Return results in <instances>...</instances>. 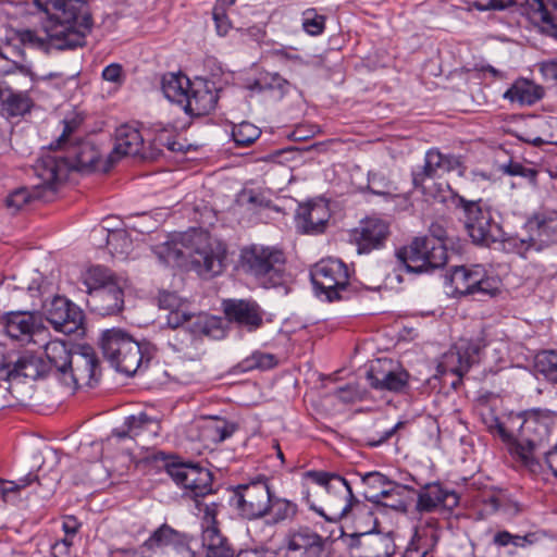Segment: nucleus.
<instances>
[{"mask_svg":"<svg viewBox=\"0 0 557 557\" xmlns=\"http://www.w3.org/2000/svg\"><path fill=\"white\" fill-rule=\"evenodd\" d=\"M556 413L548 409H532L525 413L510 414L505 421L492 410L482 414L487 431L498 436L521 461L534 457L550 435Z\"/></svg>","mask_w":557,"mask_h":557,"instance_id":"nucleus-1","label":"nucleus"},{"mask_svg":"<svg viewBox=\"0 0 557 557\" xmlns=\"http://www.w3.org/2000/svg\"><path fill=\"white\" fill-rule=\"evenodd\" d=\"M226 246L202 235L183 234L157 247V253L166 264L186 265L188 262L202 276L223 272Z\"/></svg>","mask_w":557,"mask_h":557,"instance_id":"nucleus-2","label":"nucleus"},{"mask_svg":"<svg viewBox=\"0 0 557 557\" xmlns=\"http://www.w3.org/2000/svg\"><path fill=\"white\" fill-rule=\"evenodd\" d=\"M86 305L101 317L115 315L124 309V284L111 270L94 265L82 273Z\"/></svg>","mask_w":557,"mask_h":557,"instance_id":"nucleus-3","label":"nucleus"},{"mask_svg":"<svg viewBox=\"0 0 557 557\" xmlns=\"http://www.w3.org/2000/svg\"><path fill=\"white\" fill-rule=\"evenodd\" d=\"M284 265L285 255L276 247L251 244L240 249L239 268L265 288L282 284Z\"/></svg>","mask_w":557,"mask_h":557,"instance_id":"nucleus-4","label":"nucleus"},{"mask_svg":"<svg viewBox=\"0 0 557 557\" xmlns=\"http://www.w3.org/2000/svg\"><path fill=\"white\" fill-rule=\"evenodd\" d=\"M305 479L324 487L327 493L333 492L335 494V497H331L327 504L330 513H326L322 508H318L311 502L309 492L304 497L309 508L326 521H339L348 515L355 504H359V500L352 494L349 483L336 473L311 470L305 473Z\"/></svg>","mask_w":557,"mask_h":557,"instance_id":"nucleus-5","label":"nucleus"},{"mask_svg":"<svg viewBox=\"0 0 557 557\" xmlns=\"http://www.w3.org/2000/svg\"><path fill=\"white\" fill-rule=\"evenodd\" d=\"M453 201L455 207L462 211L465 228L474 244L490 246L505 240L502 226L494 221L491 209L482 199L468 200L463 196L454 194Z\"/></svg>","mask_w":557,"mask_h":557,"instance_id":"nucleus-6","label":"nucleus"},{"mask_svg":"<svg viewBox=\"0 0 557 557\" xmlns=\"http://www.w3.org/2000/svg\"><path fill=\"white\" fill-rule=\"evenodd\" d=\"M101 349L104 358L117 371L127 375L136 373L143 362L140 344L122 329H110L101 335Z\"/></svg>","mask_w":557,"mask_h":557,"instance_id":"nucleus-7","label":"nucleus"},{"mask_svg":"<svg viewBox=\"0 0 557 557\" xmlns=\"http://www.w3.org/2000/svg\"><path fill=\"white\" fill-rule=\"evenodd\" d=\"M435 238L417 237L410 245L397 251V258L407 272L424 273L442 268L447 262V250L441 242L442 232Z\"/></svg>","mask_w":557,"mask_h":557,"instance_id":"nucleus-8","label":"nucleus"},{"mask_svg":"<svg viewBox=\"0 0 557 557\" xmlns=\"http://www.w3.org/2000/svg\"><path fill=\"white\" fill-rule=\"evenodd\" d=\"M69 22L47 23L41 33L34 29H20L16 32L17 40L27 48L37 49L49 53L54 50H70L83 47L86 38L82 36L79 30L67 32Z\"/></svg>","mask_w":557,"mask_h":557,"instance_id":"nucleus-9","label":"nucleus"},{"mask_svg":"<svg viewBox=\"0 0 557 557\" xmlns=\"http://www.w3.org/2000/svg\"><path fill=\"white\" fill-rule=\"evenodd\" d=\"M462 165L459 157L454 154H444L438 149L432 148L426 151L424 163L421 168L412 171V184L416 189H420L428 199L437 202L446 201V190L441 184L433 183L428 187L425 182L435 176L455 171Z\"/></svg>","mask_w":557,"mask_h":557,"instance_id":"nucleus-10","label":"nucleus"},{"mask_svg":"<svg viewBox=\"0 0 557 557\" xmlns=\"http://www.w3.org/2000/svg\"><path fill=\"white\" fill-rule=\"evenodd\" d=\"M525 238H511L510 243L517 252L524 255L533 249L540 251L557 243V211L542 209L534 212L525 222Z\"/></svg>","mask_w":557,"mask_h":557,"instance_id":"nucleus-11","label":"nucleus"},{"mask_svg":"<svg viewBox=\"0 0 557 557\" xmlns=\"http://www.w3.org/2000/svg\"><path fill=\"white\" fill-rule=\"evenodd\" d=\"M36 7L50 14L47 23L67 21V32L79 30L84 38L91 32L94 22L88 4L83 0H34Z\"/></svg>","mask_w":557,"mask_h":557,"instance_id":"nucleus-12","label":"nucleus"},{"mask_svg":"<svg viewBox=\"0 0 557 557\" xmlns=\"http://www.w3.org/2000/svg\"><path fill=\"white\" fill-rule=\"evenodd\" d=\"M79 126V121L72 119L63 122V131L54 145L53 149L63 150V156L69 164V169L75 171H94L97 170L100 161L98 149L89 141L70 143L72 135Z\"/></svg>","mask_w":557,"mask_h":557,"instance_id":"nucleus-13","label":"nucleus"},{"mask_svg":"<svg viewBox=\"0 0 557 557\" xmlns=\"http://www.w3.org/2000/svg\"><path fill=\"white\" fill-rule=\"evenodd\" d=\"M310 275L315 292L324 295L327 301L343 299L350 278L348 267L343 261L334 258L322 259L314 264Z\"/></svg>","mask_w":557,"mask_h":557,"instance_id":"nucleus-14","label":"nucleus"},{"mask_svg":"<svg viewBox=\"0 0 557 557\" xmlns=\"http://www.w3.org/2000/svg\"><path fill=\"white\" fill-rule=\"evenodd\" d=\"M38 183L34 185L36 196L50 201L58 186L66 178L70 169L62 151L47 152L33 166Z\"/></svg>","mask_w":557,"mask_h":557,"instance_id":"nucleus-15","label":"nucleus"},{"mask_svg":"<svg viewBox=\"0 0 557 557\" xmlns=\"http://www.w3.org/2000/svg\"><path fill=\"white\" fill-rule=\"evenodd\" d=\"M271 493L268 480L259 479L238 485L233 500L243 518L256 520L267 516Z\"/></svg>","mask_w":557,"mask_h":557,"instance_id":"nucleus-16","label":"nucleus"},{"mask_svg":"<svg viewBox=\"0 0 557 557\" xmlns=\"http://www.w3.org/2000/svg\"><path fill=\"white\" fill-rule=\"evenodd\" d=\"M172 480L193 499L206 497L212 492V474L209 470L193 463L173 462L166 466Z\"/></svg>","mask_w":557,"mask_h":557,"instance_id":"nucleus-17","label":"nucleus"},{"mask_svg":"<svg viewBox=\"0 0 557 557\" xmlns=\"http://www.w3.org/2000/svg\"><path fill=\"white\" fill-rule=\"evenodd\" d=\"M518 3L524 7V12L531 20L542 23L544 32L557 38V17L543 0H475L471 2V7L478 11H502Z\"/></svg>","mask_w":557,"mask_h":557,"instance_id":"nucleus-18","label":"nucleus"},{"mask_svg":"<svg viewBox=\"0 0 557 557\" xmlns=\"http://www.w3.org/2000/svg\"><path fill=\"white\" fill-rule=\"evenodd\" d=\"M98 373L99 360L95 350L90 346H82L73 352L61 382L73 389L84 385L92 386L98 381Z\"/></svg>","mask_w":557,"mask_h":557,"instance_id":"nucleus-19","label":"nucleus"},{"mask_svg":"<svg viewBox=\"0 0 557 557\" xmlns=\"http://www.w3.org/2000/svg\"><path fill=\"white\" fill-rule=\"evenodd\" d=\"M409 376L405 369L394 367L387 359L375 360L367 372V380L372 388L398 394L407 389Z\"/></svg>","mask_w":557,"mask_h":557,"instance_id":"nucleus-20","label":"nucleus"},{"mask_svg":"<svg viewBox=\"0 0 557 557\" xmlns=\"http://www.w3.org/2000/svg\"><path fill=\"white\" fill-rule=\"evenodd\" d=\"M388 236L389 226L385 221L369 218L350 231L349 240L357 247L358 253H369L384 247Z\"/></svg>","mask_w":557,"mask_h":557,"instance_id":"nucleus-21","label":"nucleus"},{"mask_svg":"<svg viewBox=\"0 0 557 557\" xmlns=\"http://www.w3.org/2000/svg\"><path fill=\"white\" fill-rule=\"evenodd\" d=\"M50 373V367L46 360L30 351H24L15 360L2 363L0 367V376L2 381H9L16 377L30 380L42 379Z\"/></svg>","mask_w":557,"mask_h":557,"instance_id":"nucleus-22","label":"nucleus"},{"mask_svg":"<svg viewBox=\"0 0 557 557\" xmlns=\"http://www.w3.org/2000/svg\"><path fill=\"white\" fill-rule=\"evenodd\" d=\"M47 320L54 330L73 334L83 325L82 310L64 297L57 296L46 309Z\"/></svg>","mask_w":557,"mask_h":557,"instance_id":"nucleus-23","label":"nucleus"},{"mask_svg":"<svg viewBox=\"0 0 557 557\" xmlns=\"http://www.w3.org/2000/svg\"><path fill=\"white\" fill-rule=\"evenodd\" d=\"M298 557H329L325 549L326 539L311 530L309 527L289 529L284 536Z\"/></svg>","mask_w":557,"mask_h":557,"instance_id":"nucleus-24","label":"nucleus"},{"mask_svg":"<svg viewBox=\"0 0 557 557\" xmlns=\"http://www.w3.org/2000/svg\"><path fill=\"white\" fill-rule=\"evenodd\" d=\"M216 103L218 94L214 84L202 78H196L193 81L182 107L191 116H202L213 111Z\"/></svg>","mask_w":557,"mask_h":557,"instance_id":"nucleus-25","label":"nucleus"},{"mask_svg":"<svg viewBox=\"0 0 557 557\" xmlns=\"http://www.w3.org/2000/svg\"><path fill=\"white\" fill-rule=\"evenodd\" d=\"M485 347L482 339L460 341L444 357L443 367L458 376H462L470 367L479 361L480 354Z\"/></svg>","mask_w":557,"mask_h":557,"instance_id":"nucleus-26","label":"nucleus"},{"mask_svg":"<svg viewBox=\"0 0 557 557\" xmlns=\"http://www.w3.org/2000/svg\"><path fill=\"white\" fill-rule=\"evenodd\" d=\"M224 313L230 322L236 323L248 332H255L263 325L264 311L253 300H226Z\"/></svg>","mask_w":557,"mask_h":557,"instance_id":"nucleus-27","label":"nucleus"},{"mask_svg":"<svg viewBox=\"0 0 557 557\" xmlns=\"http://www.w3.org/2000/svg\"><path fill=\"white\" fill-rule=\"evenodd\" d=\"M331 218L329 205L324 201L308 202L299 206L295 223L301 234L319 235L324 233Z\"/></svg>","mask_w":557,"mask_h":557,"instance_id":"nucleus-28","label":"nucleus"},{"mask_svg":"<svg viewBox=\"0 0 557 557\" xmlns=\"http://www.w3.org/2000/svg\"><path fill=\"white\" fill-rule=\"evenodd\" d=\"M352 557H387L389 540L380 533L351 534L344 539Z\"/></svg>","mask_w":557,"mask_h":557,"instance_id":"nucleus-29","label":"nucleus"},{"mask_svg":"<svg viewBox=\"0 0 557 557\" xmlns=\"http://www.w3.org/2000/svg\"><path fill=\"white\" fill-rule=\"evenodd\" d=\"M144 149L145 138L140 131L136 126L124 124L115 131V144L110 159L115 160L125 156L147 158L148 156L143 152Z\"/></svg>","mask_w":557,"mask_h":557,"instance_id":"nucleus-30","label":"nucleus"},{"mask_svg":"<svg viewBox=\"0 0 557 557\" xmlns=\"http://www.w3.org/2000/svg\"><path fill=\"white\" fill-rule=\"evenodd\" d=\"M5 333L13 339L30 343L41 324L34 313L26 311L9 312L3 317Z\"/></svg>","mask_w":557,"mask_h":557,"instance_id":"nucleus-31","label":"nucleus"},{"mask_svg":"<svg viewBox=\"0 0 557 557\" xmlns=\"http://www.w3.org/2000/svg\"><path fill=\"white\" fill-rule=\"evenodd\" d=\"M459 503L457 494L447 491L438 483L428 484L418 494L417 510L419 512H432L438 507L451 509Z\"/></svg>","mask_w":557,"mask_h":557,"instance_id":"nucleus-32","label":"nucleus"},{"mask_svg":"<svg viewBox=\"0 0 557 557\" xmlns=\"http://www.w3.org/2000/svg\"><path fill=\"white\" fill-rule=\"evenodd\" d=\"M182 326L194 336V341L201 336L218 338L223 333L222 320L205 312L196 313L188 310Z\"/></svg>","mask_w":557,"mask_h":557,"instance_id":"nucleus-33","label":"nucleus"},{"mask_svg":"<svg viewBox=\"0 0 557 557\" xmlns=\"http://www.w3.org/2000/svg\"><path fill=\"white\" fill-rule=\"evenodd\" d=\"M0 106L8 117H18L30 112L34 101L27 91H16L0 85Z\"/></svg>","mask_w":557,"mask_h":557,"instance_id":"nucleus-34","label":"nucleus"},{"mask_svg":"<svg viewBox=\"0 0 557 557\" xmlns=\"http://www.w3.org/2000/svg\"><path fill=\"white\" fill-rule=\"evenodd\" d=\"M483 274L484 267L480 264L455 267L449 274V282L455 293L473 295L474 286L480 283Z\"/></svg>","mask_w":557,"mask_h":557,"instance_id":"nucleus-35","label":"nucleus"},{"mask_svg":"<svg viewBox=\"0 0 557 557\" xmlns=\"http://www.w3.org/2000/svg\"><path fill=\"white\" fill-rule=\"evenodd\" d=\"M124 425L125 429H115L112 434L119 438L126 436L135 438L143 434L157 435L160 431L159 420L148 416L146 412L126 418Z\"/></svg>","mask_w":557,"mask_h":557,"instance_id":"nucleus-36","label":"nucleus"},{"mask_svg":"<svg viewBox=\"0 0 557 557\" xmlns=\"http://www.w3.org/2000/svg\"><path fill=\"white\" fill-rule=\"evenodd\" d=\"M158 304L161 309L168 310L166 317L168 325L171 329H177L183 325V320L187 317L189 305L186 300L182 299L176 293L160 292Z\"/></svg>","mask_w":557,"mask_h":557,"instance_id":"nucleus-37","label":"nucleus"},{"mask_svg":"<svg viewBox=\"0 0 557 557\" xmlns=\"http://www.w3.org/2000/svg\"><path fill=\"white\" fill-rule=\"evenodd\" d=\"M182 533L164 523L154 530L151 535L143 543L144 552H149L157 557H162L165 552L174 544Z\"/></svg>","mask_w":557,"mask_h":557,"instance_id":"nucleus-38","label":"nucleus"},{"mask_svg":"<svg viewBox=\"0 0 557 557\" xmlns=\"http://www.w3.org/2000/svg\"><path fill=\"white\" fill-rule=\"evenodd\" d=\"M45 355L47 358L46 362L50 367V372L54 371L55 375L61 381L71 363L73 352L67 348L64 342L55 339L45 345Z\"/></svg>","mask_w":557,"mask_h":557,"instance_id":"nucleus-39","label":"nucleus"},{"mask_svg":"<svg viewBox=\"0 0 557 557\" xmlns=\"http://www.w3.org/2000/svg\"><path fill=\"white\" fill-rule=\"evenodd\" d=\"M543 88L528 79H518L506 90L504 98L521 106H531L543 97Z\"/></svg>","mask_w":557,"mask_h":557,"instance_id":"nucleus-40","label":"nucleus"},{"mask_svg":"<svg viewBox=\"0 0 557 557\" xmlns=\"http://www.w3.org/2000/svg\"><path fill=\"white\" fill-rule=\"evenodd\" d=\"M191 84L186 75L168 73L162 77V91L170 101L182 106Z\"/></svg>","mask_w":557,"mask_h":557,"instance_id":"nucleus-41","label":"nucleus"},{"mask_svg":"<svg viewBox=\"0 0 557 557\" xmlns=\"http://www.w3.org/2000/svg\"><path fill=\"white\" fill-rule=\"evenodd\" d=\"M202 546L206 549L207 557H231L233 555L227 540L221 534L216 525L205 527Z\"/></svg>","mask_w":557,"mask_h":557,"instance_id":"nucleus-42","label":"nucleus"},{"mask_svg":"<svg viewBox=\"0 0 557 557\" xmlns=\"http://www.w3.org/2000/svg\"><path fill=\"white\" fill-rule=\"evenodd\" d=\"M297 512L298 506L294 502L271 493L267 516L271 517L273 523L277 524L286 520H293Z\"/></svg>","mask_w":557,"mask_h":557,"instance_id":"nucleus-43","label":"nucleus"},{"mask_svg":"<svg viewBox=\"0 0 557 557\" xmlns=\"http://www.w3.org/2000/svg\"><path fill=\"white\" fill-rule=\"evenodd\" d=\"M535 369L557 388V350H543L535 356Z\"/></svg>","mask_w":557,"mask_h":557,"instance_id":"nucleus-44","label":"nucleus"},{"mask_svg":"<svg viewBox=\"0 0 557 557\" xmlns=\"http://www.w3.org/2000/svg\"><path fill=\"white\" fill-rule=\"evenodd\" d=\"M35 480H37V478L33 475L32 472L15 481L0 479V499L4 503L16 499L21 491L30 486Z\"/></svg>","mask_w":557,"mask_h":557,"instance_id":"nucleus-45","label":"nucleus"},{"mask_svg":"<svg viewBox=\"0 0 557 557\" xmlns=\"http://www.w3.org/2000/svg\"><path fill=\"white\" fill-rule=\"evenodd\" d=\"M277 364V359L274 355L255 351L238 363V368L243 372L252 370H269Z\"/></svg>","mask_w":557,"mask_h":557,"instance_id":"nucleus-46","label":"nucleus"},{"mask_svg":"<svg viewBox=\"0 0 557 557\" xmlns=\"http://www.w3.org/2000/svg\"><path fill=\"white\" fill-rule=\"evenodd\" d=\"M95 232L106 235V243L111 253L123 255L127 252L131 247V239L124 230L109 231L106 227H100L99 230H95Z\"/></svg>","mask_w":557,"mask_h":557,"instance_id":"nucleus-47","label":"nucleus"},{"mask_svg":"<svg viewBox=\"0 0 557 557\" xmlns=\"http://www.w3.org/2000/svg\"><path fill=\"white\" fill-rule=\"evenodd\" d=\"M236 425L223 419H212L205 428L203 434L215 443H221L233 435Z\"/></svg>","mask_w":557,"mask_h":557,"instance_id":"nucleus-48","label":"nucleus"},{"mask_svg":"<svg viewBox=\"0 0 557 557\" xmlns=\"http://www.w3.org/2000/svg\"><path fill=\"white\" fill-rule=\"evenodd\" d=\"M368 188L376 195H391L397 190L393 181L384 171L371 172L369 174Z\"/></svg>","mask_w":557,"mask_h":557,"instance_id":"nucleus-49","label":"nucleus"},{"mask_svg":"<svg viewBox=\"0 0 557 557\" xmlns=\"http://www.w3.org/2000/svg\"><path fill=\"white\" fill-rule=\"evenodd\" d=\"M260 136V129L249 122L235 125L232 137L237 146H249Z\"/></svg>","mask_w":557,"mask_h":557,"instance_id":"nucleus-50","label":"nucleus"},{"mask_svg":"<svg viewBox=\"0 0 557 557\" xmlns=\"http://www.w3.org/2000/svg\"><path fill=\"white\" fill-rule=\"evenodd\" d=\"M503 173L510 176H521L533 186L537 185L539 170L521 162L510 161L502 168Z\"/></svg>","mask_w":557,"mask_h":557,"instance_id":"nucleus-51","label":"nucleus"},{"mask_svg":"<svg viewBox=\"0 0 557 557\" xmlns=\"http://www.w3.org/2000/svg\"><path fill=\"white\" fill-rule=\"evenodd\" d=\"M302 28L311 36L321 35L325 28V16L318 14L315 9H308L304 11Z\"/></svg>","mask_w":557,"mask_h":557,"instance_id":"nucleus-52","label":"nucleus"},{"mask_svg":"<svg viewBox=\"0 0 557 557\" xmlns=\"http://www.w3.org/2000/svg\"><path fill=\"white\" fill-rule=\"evenodd\" d=\"M547 440H549V437ZM547 443L548 441H546L544 446L534 454V457L531 460L522 462L532 469L534 466L540 465L539 457L543 456L545 463L547 465L554 476L557 478V443L549 449H546Z\"/></svg>","mask_w":557,"mask_h":557,"instance_id":"nucleus-53","label":"nucleus"},{"mask_svg":"<svg viewBox=\"0 0 557 557\" xmlns=\"http://www.w3.org/2000/svg\"><path fill=\"white\" fill-rule=\"evenodd\" d=\"M174 333L169 337V346L177 352H187L194 346V336L184 326L173 329Z\"/></svg>","mask_w":557,"mask_h":557,"instance_id":"nucleus-54","label":"nucleus"},{"mask_svg":"<svg viewBox=\"0 0 557 557\" xmlns=\"http://www.w3.org/2000/svg\"><path fill=\"white\" fill-rule=\"evenodd\" d=\"M33 199H40L36 196V189L34 187L33 190L18 188L8 196L5 203L8 208L18 211Z\"/></svg>","mask_w":557,"mask_h":557,"instance_id":"nucleus-55","label":"nucleus"},{"mask_svg":"<svg viewBox=\"0 0 557 557\" xmlns=\"http://www.w3.org/2000/svg\"><path fill=\"white\" fill-rule=\"evenodd\" d=\"M152 145L158 150H161L162 147H165L168 150L172 152L184 150V146L181 143L176 141L174 132L165 128L161 129L156 134L152 140Z\"/></svg>","mask_w":557,"mask_h":557,"instance_id":"nucleus-56","label":"nucleus"},{"mask_svg":"<svg viewBox=\"0 0 557 557\" xmlns=\"http://www.w3.org/2000/svg\"><path fill=\"white\" fill-rule=\"evenodd\" d=\"M162 557H196L195 552L189 547L186 536L182 534Z\"/></svg>","mask_w":557,"mask_h":557,"instance_id":"nucleus-57","label":"nucleus"},{"mask_svg":"<svg viewBox=\"0 0 557 557\" xmlns=\"http://www.w3.org/2000/svg\"><path fill=\"white\" fill-rule=\"evenodd\" d=\"M505 500L506 499L502 494H497L494 492L484 493L481 499L485 511L488 513H494L502 510Z\"/></svg>","mask_w":557,"mask_h":557,"instance_id":"nucleus-58","label":"nucleus"},{"mask_svg":"<svg viewBox=\"0 0 557 557\" xmlns=\"http://www.w3.org/2000/svg\"><path fill=\"white\" fill-rule=\"evenodd\" d=\"M437 520L434 518H428L426 520H420L416 527V536L418 537H430L432 541L437 540Z\"/></svg>","mask_w":557,"mask_h":557,"instance_id":"nucleus-59","label":"nucleus"},{"mask_svg":"<svg viewBox=\"0 0 557 557\" xmlns=\"http://www.w3.org/2000/svg\"><path fill=\"white\" fill-rule=\"evenodd\" d=\"M196 506L199 511L203 512V524L202 527L216 525V513H218V504L214 502L203 503L199 499H196Z\"/></svg>","mask_w":557,"mask_h":557,"instance_id":"nucleus-60","label":"nucleus"},{"mask_svg":"<svg viewBox=\"0 0 557 557\" xmlns=\"http://www.w3.org/2000/svg\"><path fill=\"white\" fill-rule=\"evenodd\" d=\"M498 292V284L494 278L486 276V271L484 270V274L481 277V281L478 285L474 286L473 294L494 296Z\"/></svg>","mask_w":557,"mask_h":557,"instance_id":"nucleus-61","label":"nucleus"},{"mask_svg":"<svg viewBox=\"0 0 557 557\" xmlns=\"http://www.w3.org/2000/svg\"><path fill=\"white\" fill-rule=\"evenodd\" d=\"M72 546L73 541L70 537H63L52 545L51 554L53 557H74Z\"/></svg>","mask_w":557,"mask_h":557,"instance_id":"nucleus-62","label":"nucleus"},{"mask_svg":"<svg viewBox=\"0 0 557 557\" xmlns=\"http://www.w3.org/2000/svg\"><path fill=\"white\" fill-rule=\"evenodd\" d=\"M223 8H213V20L219 35H226L230 29V22Z\"/></svg>","mask_w":557,"mask_h":557,"instance_id":"nucleus-63","label":"nucleus"},{"mask_svg":"<svg viewBox=\"0 0 557 557\" xmlns=\"http://www.w3.org/2000/svg\"><path fill=\"white\" fill-rule=\"evenodd\" d=\"M122 66L117 63H112L104 67L102 71V78L112 83H121L122 82Z\"/></svg>","mask_w":557,"mask_h":557,"instance_id":"nucleus-64","label":"nucleus"}]
</instances>
